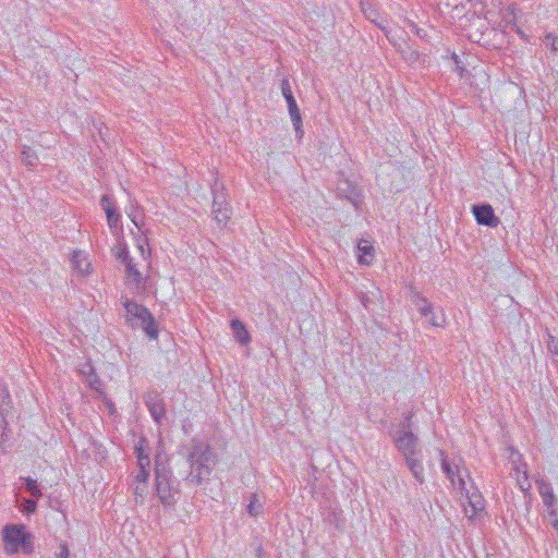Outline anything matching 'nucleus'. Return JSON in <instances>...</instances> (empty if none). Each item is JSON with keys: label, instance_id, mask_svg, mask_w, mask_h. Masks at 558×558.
Listing matches in <instances>:
<instances>
[{"label": "nucleus", "instance_id": "nucleus-1", "mask_svg": "<svg viewBox=\"0 0 558 558\" xmlns=\"http://www.w3.org/2000/svg\"><path fill=\"white\" fill-rule=\"evenodd\" d=\"M441 465L444 472L447 474L451 484L459 488L461 492H465L468 500L463 505L465 514L470 518H474L485 509V500L478 492L469 493L466 489L465 478L469 477V473L464 468L456 466L454 469L447 462L445 454L441 452Z\"/></svg>", "mask_w": 558, "mask_h": 558}, {"label": "nucleus", "instance_id": "nucleus-2", "mask_svg": "<svg viewBox=\"0 0 558 558\" xmlns=\"http://www.w3.org/2000/svg\"><path fill=\"white\" fill-rule=\"evenodd\" d=\"M3 551L7 555L22 553L29 555L34 550V536L24 524H7L1 531Z\"/></svg>", "mask_w": 558, "mask_h": 558}, {"label": "nucleus", "instance_id": "nucleus-3", "mask_svg": "<svg viewBox=\"0 0 558 558\" xmlns=\"http://www.w3.org/2000/svg\"><path fill=\"white\" fill-rule=\"evenodd\" d=\"M123 305L126 312V319L131 323H138L149 338L156 339L158 328L149 311L129 300H126Z\"/></svg>", "mask_w": 558, "mask_h": 558}, {"label": "nucleus", "instance_id": "nucleus-4", "mask_svg": "<svg viewBox=\"0 0 558 558\" xmlns=\"http://www.w3.org/2000/svg\"><path fill=\"white\" fill-rule=\"evenodd\" d=\"M510 460L513 464L514 476L518 485L523 492L531 489V483L529 478V471L526 463L522 462V456L517 451H511Z\"/></svg>", "mask_w": 558, "mask_h": 558}, {"label": "nucleus", "instance_id": "nucleus-5", "mask_svg": "<svg viewBox=\"0 0 558 558\" xmlns=\"http://www.w3.org/2000/svg\"><path fill=\"white\" fill-rule=\"evenodd\" d=\"M124 265L126 283L140 292H145L148 276H144L140 271L133 259L128 260Z\"/></svg>", "mask_w": 558, "mask_h": 558}, {"label": "nucleus", "instance_id": "nucleus-6", "mask_svg": "<svg viewBox=\"0 0 558 558\" xmlns=\"http://www.w3.org/2000/svg\"><path fill=\"white\" fill-rule=\"evenodd\" d=\"M472 213L478 225L496 228L500 223V219L495 215L493 207L488 204L474 205Z\"/></svg>", "mask_w": 558, "mask_h": 558}, {"label": "nucleus", "instance_id": "nucleus-7", "mask_svg": "<svg viewBox=\"0 0 558 558\" xmlns=\"http://www.w3.org/2000/svg\"><path fill=\"white\" fill-rule=\"evenodd\" d=\"M396 446L402 452L404 459L409 456L420 453L417 448V438L411 432H404L396 438Z\"/></svg>", "mask_w": 558, "mask_h": 558}, {"label": "nucleus", "instance_id": "nucleus-8", "mask_svg": "<svg viewBox=\"0 0 558 558\" xmlns=\"http://www.w3.org/2000/svg\"><path fill=\"white\" fill-rule=\"evenodd\" d=\"M537 487L539 495L542 496L543 502L549 509L550 515H556L555 506L557 504V499L551 486L547 482L541 480L537 481Z\"/></svg>", "mask_w": 558, "mask_h": 558}, {"label": "nucleus", "instance_id": "nucleus-9", "mask_svg": "<svg viewBox=\"0 0 558 558\" xmlns=\"http://www.w3.org/2000/svg\"><path fill=\"white\" fill-rule=\"evenodd\" d=\"M357 260L361 265H371L375 258V248L367 240H361L357 244Z\"/></svg>", "mask_w": 558, "mask_h": 558}, {"label": "nucleus", "instance_id": "nucleus-10", "mask_svg": "<svg viewBox=\"0 0 558 558\" xmlns=\"http://www.w3.org/2000/svg\"><path fill=\"white\" fill-rule=\"evenodd\" d=\"M101 206L106 213L107 222H108L109 227L111 229L116 228L120 221V214L117 211L114 203L112 202V199L109 196L104 195L101 197Z\"/></svg>", "mask_w": 558, "mask_h": 558}, {"label": "nucleus", "instance_id": "nucleus-11", "mask_svg": "<svg viewBox=\"0 0 558 558\" xmlns=\"http://www.w3.org/2000/svg\"><path fill=\"white\" fill-rule=\"evenodd\" d=\"M405 462L408 468L410 469L412 475L415 477V480L418 483H423L425 481L424 476V465L421 459V454L417 453L416 456H409L405 458Z\"/></svg>", "mask_w": 558, "mask_h": 558}, {"label": "nucleus", "instance_id": "nucleus-12", "mask_svg": "<svg viewBox=\"0 0 558 558\" xmlns=\"http://www.w3.org/2000/svg\"><path fill=\"white\" fill-rule=\"evenodd\" d=\"M72 264L80 275H88L92 271V263L87 255L81 251L73 252Z\"/></svg>", "mask_w": 558, "mask_h": 558}, {"label": "nucleus", "instance_id": "nucleus-13", "mask_svg": "<svg viewBox=\"0 0 558 558\" xmlns=\"http://www.w3.org/2000/svg\"><path fill=\"white\" fill-rule=\"evenodd\" d=\"M417 306L422 313V315L424 316H428L429 314L432 315L430 318H428V323L433 326H441L444 323H445V315L444 313L440 311L438 314H434L432 313V308L430 306L428 305L427 301L425 299H418V303H417Z\"/></svg>", "mask_w": 558, "mask_h": 558}, {"label": "nucleus", "instance_id": "nucleus-14", "mask_svg": "<svg viewBox=\"0 0 558 558\" xmlns=\"http://www.w3.org/2000/svg\"><path fill=\"white\" fill-rule=\"evenodd\" d=\"M287 104H288V110H289V114H290V118H291V121L293 123V126H294V130L300 133V136L303 135V131H302V117H301V112L299 110V107L296 105V101L293 98H290V99H287L286 100Z\"/></svg>", "mask_w": 558, "mask_h": 558}, {"label": "nucleus", "instance_id": "nucleus-15", "mask_svg": "<svg viewBox=\"0 0 558 558\" xmlns=\"http://www.w3.org/2000/svg\"><path fill=\"white\" fill-rule=\"evenodd\" d=\"M157 493L163 504H170L172 501V492L168 485V481L165 477L157 475L156 477Z\"/></svg>", "mask_w": 558, "mask_h": 558}, {"label": "nucleus", "instance_id": "nucleus-16", "mask_svg": "<svg viewBox=\"0 0 558 558\" xmlns=\"http://www.w3.org/2000/svg\"><path fill=\"white\" fill-rule=\"evenodd\" d=\"M136 457L140 470H149L150 460L145 453V440H142L140 446L136 448Z\"/></svg>", "mask_w": 558, "mask_h": 558}, {"label": "nucleus", "instance_id": "nucleus-17", "mask_svg": "<svg viewBox=\"0 0 558 558\" xmlns=\"http://www.w3.org/2000/svg\"><path fill=\"white\" fill-rule=\"evenodd\" d=\"M231 326H232V329H233V332H234L236 339L241 343H247L250 341V335L241 322L232 320Z\"/></svg>", "mask_w": 558, "mask_h": 558}, {"label": "nucleus", "instance_id": "nucleus-18", "mask_svg": "<svg viewBox=\"0 0 558 558\" xmlns=\"http://www.w3.org/2000/svg\"><path fill=\"white\" fill-rule=\"evenodd\" d=\"M149 477V470H140L136 475L137 485L135 487V494L142 495L145 492L146 484Z\"/></svg>", "mask_w": 558, "mask_h": 558}, {"label": "nucleus", "instance_id": "nucleus-19", "mask_svg": "<svg viewBox=\"0 0 558 558\" xmlns=\"http://www.w3.org/2000/svg\"><path fill=\"white\" fill-rule=\"evenodd\" d=\"M113 254L117 259H119L121 263H126L131 258L129 257V251L124 243H119L113 247Z\"/></svg>", "mask_w": 558, "mask_h": 558}, {"label": "nucleus", "instance_id": "nucleus-20", "mask_svg": "<svg viewBox=\"0 0 558 558\" xmlns=\"http://www.w3.org/2000/svg\"><path fill=\"white\" fill-rule=\"evenodd\" d=\"M136 247H137L140 254L142 255V257L145 260H149L150 251L148 248V242L145 236H140L138 239H136Z\"/></svg>", "mask_w": 558, "mask_h": 558}, {"label": "nucleus", "instance_id": "nucleus-21", "mask_svg": "<svg viewBox=\"0 0 558 558\" xmlns=\"http://www.w3.org/2000/svg\"><path fill=\"white\" fill-rule=\"evenodd\" d=\"M37 509V504L35 500L33 499H26L24 500L22 507H21V511L24 513V514H32L36 511Z\"/></svg>", "mask_w": 558, "mask_h": 558}, {"label": "nucleus", "instance_id": "nucleus-22", "mask_svg": "<svg viewBox=\"0 0 558 558\" xmlns=\"http://www.w3.org/2000/svg\"><path fill=\"white\" fill-rule=\"evenodd\" d=\"M26 487L34 497H40L41 490L37 485V482L33 478H26Z\"/></svg>", "mask_w": 558, "mask_h": 558}, {"label": "nucleus", "instance_id": "nucleus-23", "mask_svg": "<svg viewBox=\"0 0 558 558\" xmlns=\"http://www.w3.org/2000/svg\"><path fill=\"white\" fill-rule=\"evenodd\" d=\"M247 510L250 514L257 515L262 511V504L258 501L256 497H253L251 502L247 506Z\"/></svg>", "mask_w": 558, "mask_h": 558}, {"label": "nucleus", "instance_id": "nucleus-24", "mask_svg": "<svg viewBox=\"0 0 558 558\" xmlns=\"http://www.w3.org/2000/svg\"><path fill=\"white\" fill-rule=\"evenodd\" d=\"M148 407H149V410L151 412V415L155 417L156 421H159L163 416L165 411H163V408L161 405H158V404L151 405L148 402Z\"/></svg>", "mask_w": 558, "mask_h": 558}, {"label": "nucleus", "instance_id": "nucleus-25", "mask_svg": "<svg viewBox=\"0 0 558 558\" xmlns=\"http://www.w3.org/2000/svg\"><path fill=\"white\" fill-rule=\"evenodd\" d=\"M281 92H282V95H283L286 100L290 99V98H293V94H292L289 81H287V80L282 81V83H281Z\"/></svg>", "mask_w": 558, "mask_h": 558}, {"label": "nucleus", "instance_id": "nucleus-26", "mask_svg": "<svg viewBox=\"0 0 558 558\" xmlns=\"http://www.w3.org/2000/svg\"><path fill=\"white\" fill-rule=\"evenodd\" d=\"M367 1H362V8L367 19L373 22H376L377 13L375 10L366 9Z\"/></svg>", "mask_w": 558, "mask_h": 558}, {"label": "nucleus", "instance_id": "nucleus-27", "mask_svg": "<svg viewBox=\"0 0 558 558\" xmlns=\"http://www.w3.org/2000/svg\"><path fill=\"white\" fill-rule=\"evenodd\" d=\"M60 558H69V549L66 545L60 546Z\"/></svg>", "mask_w": 558, "mask_h": 558}, {"label": "nucleus", "instance_id": "nucleus-28", "mask_svg": "<svg viewBox=\"0 0 558 558\" xmlns=\"http://www.w3.org/2000/svg\"><path fill=\"white\" fill-rule=\"evenodd\" d=\"M23 155H24L25 161L31 165L32 163L31 159L35 158L33 153L24 150Z\"/></svg>", "mask_w": 558, "mask_h": 558}, {"label": "nucleus", "instance_id": "nucleus-29", "mask_svg": "<svg viewBox=\"0 0 558 558\" xmlns=\"http://www.w3.org/2000/svg\"><path fill=\"white\" fill-rule=\"evenodd\" d=\"M554 525L555 527H558V520H555Z\"/></svg>", "mask_w": 558, "mask_h": 558}]
</instances>
